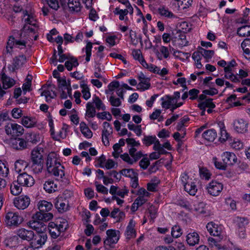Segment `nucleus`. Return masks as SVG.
Listing matches in <instances>:
<instances>
[{"mask_svg": "<svg viewBox=\"0 0 250 250\" xmlns=\"http://www.w3.org/2000/svg\"><path fill=\"white\" fill-rule=\"evenodd\" d=\"M96 115L99 119H101L102 120L106 119L108 121H111L112 119L111 115L107 112L104 111L103 112L98 113Z\"/></svg>", "mask_w": 250, "mask_h": 250, "instance_id": "59", "label": "nucleus"}, {"mask_svg": "<svg viewBox=\"0 0 250 250\" xmlns=\"http://www.w3.org/2000/svg\"><path fill=\"white\" fill-rule=\"evenodd\" d=\"M37 31L36 28H32L28 25H24L21 31V39L25 40L26 42L27 40H32L33 36L36 34Z\"/></svg>", "mask_w": 250, "mask_h": 250, "instance_id": "11", "label": "nucleus"}, {"mask_svg": "<svg viewBox=\"0 0 250 250\" xmlns=\"http://www.w3.org/2000/svg\"><path fill=\"white\" fill-rule=\"evenodd\" d=\"M135 223L132 219L130 220L125 231L126 238L130 239L136 237V231L134 229Z\"/></svg>", "mask_w": 250, "mask_h": 250, "instance_id": "23", "label": "nucleus"}, {"mask_svg": "<svg viewBox=\"0 0 250 250\" xmlns=\"http://www.w3.org/2000/svg\"><path fill=\"white\" fill-rule=\"evenodd\" d=\"M223 186L222 183L217 181H212L207 187V189L209 194L218 196L223 189Z\"/></svg>", "mask_w": 250, "mask_h": 250, "instance_id": "14", "label": "nucleus"}, {"mask_svg": "<svg viewBox=\"0 0 250 250\" xmlns=\"http://www.w3.org/2000/svg\"><path fill=\"white\" fill-rule=\"evenodd\" d=\"M78 65L77 59L73 57H70V59L65 62V66L68 71L71 70L73 67H76Z\"/></svg>", "mask_w": 250, "mask_h": 250, "instance_id": "36", "label": "nucleus"}, {"mask_svg": "<svg viewBox=\"0 0 250 250\" xmlns=\"http://www.w3.org/2000/svg\"><path fill=\"white\" fill-rule=\"evenodd\" d=\"M6 134L12 137H18L21 135L24 132L23 127L16 123H9L4 127Z\"/></svg>", "mask_w": 250, "mask_h": 250, "instance_id": "4", "label": "nucleus"}, {"mask_svg": "<svg viewBox=\"0 0 250 250\" xmlns=\"http://www.w3.org/2000/svg\"><path fill=\"white\" fill-rule=\"evenodd\" d=\"M120 86L118 81H113L108 85V90L105 91L106 94H108L109 92H113L115 89L118 88Z\"/></svg>", "mask_w": 250, "mask_h": 250, "instance_id": "56", "label": "nucleus"}, {"mask_svg": "<svg viewBox=\"0 0 250 250\" xmlns=\"http://www.w3.org/2000/svg\"><path fill=\"white\" fill-rule=\"evenodd\" d=\"M241 47L244 52L250 59V39H245L241 43Z\"/></svg>", "mask_w": 250, "mask_h": 250, "instance_id": "37", "label": "nucleus"}, {"mask_svg": "<svg viewBox=\"0 0 250 250\" xmlns=\"http://www.w3.org/2000/svg\"><path fill=\"white\" fill-rule=\"evenodd\" d=\"M119 233L118 230L114 229H108L106 231L107 237L104 241V245L111 246L112 244H116L119 239Z\"/></svg>", "mask_w": 250, "mask_h": 250, "instance_id": "12", "label": "nucleus"}, {"mask_svg": "<svg viewBox=\"0 0 250 250\" xmlns=\"http://www.w3.org/2000/svg\"><path fill=\"white\" fill-rule=\"evenodd\" d=\"M43 148L37 147L34 148L31 152L32 162H43Z\"/></svg>", "mask_w": 250, "mask_h": 250, "instance_id": "20", "label": "nucleus"}, {"mask_svg": "<svg viewBox=\"0 0 250 250\" xmlns=\"http://www.w3.org/2000/svg\"><path fill=\"white\" fill-rule=\"evenodd\" d=\"M81 87L82 88V92L83 93V98L85 100H87L91 96L89 92V89L86 84L83 82H82L80 84Z\"/></svg>", "mask_w": 250, "mask_h": 250, "instance_id": "42", "label": "nucleus"}, {"mask_svg": "<svg viewBox=\"0 0 250 250\" xmlns=\"http://www.w3.org/2000/svg\"><path fill=\"white\" fill-rule=\"evenodd\" d=\"M132 54L134 59L139 62L143 58L141 51L139 49H133Z\"/></svg>", "mask_w": 250, "mask_h": 250, "instance_id": "64", "label": "nucleus"}, {"mask_svg": "<svg viewBox=\"0 0 250 250\" xmlns=\"http://www.w3.org/2000/svg\"><path fill=\"white\" fill-rule=\"evenodd\" d=\"M17 182L21 186L31 187L34 184L35 180L32 176L26 172H22L18 176Z\"/></svg>", "mask_w": 250, "mask_h": 250, "instance_id": "9", "label": "nucleus"}, {"mask_svg": "<svg viewBox=\"0 0 250 250\" xmlns=\"http://www.w3.org/2000/svg\"><path fill=\"white\" fill-rule=\"evenodd\" d=\"M92 48V43L90 42H87L86 45L85 47L86 53L85 60L87 62L90 61V56L91 55V50Z\"/></svg>", "mask_w": 250, "mask_h": 250, "instance_id": "54", "label": "nucleus"}, {"mask_svg": "<svg viewBox=\"0 0 250 250\" xmlns=\"http://www.w3.org/2000/svg\"><path fill=\"white\" fill-rule=\"evenodd\" d=\"M250 26L245 25L239 27L237 29V34L240 36L245 37L250 36Z\"/></svg>", "mask_w": 250, "mask_h": 250, "instance_id": "45", "label": "nucleus"}, {"mask_svg": "<svg viewBox=\"0 0 250 250\" xmlns=\"http://www.w3.org/2000/svg\"><path fill=\"white\" fill-rule=\"evenodd\" d=\"M222 160L226 165H232L236 163L237 157L233 153L229 152H225L222 155Z\"/></svg>", "mask_w": 250, "mask_h": 250, "instance_id": "21", "label": "nucleus"}, {"mask_svg": "<svg viewBox=\"0 0 250 250\" xmlns=\"http://www.w3.org/2000/svg\"><path fill=\"white\" fill-rule=\"evenodd\" d=\"M67 5L69 11L72 13L80 12L82 8V5L79 0H68Z\"/></svg>", "mask_w": 250, "mask_h": 250, "instance_id": "24", "label": "nucleus"}, {"mask_svg": "<svg viewBox=\"0 0 250 250\" xmlns=\"http://www.w3.org/2000/svg\"><path fill=\"white\" fill-rule=\"evenodd\" d=\"M41 96H44L46 98V101L48 102L50 101L51 99L54 98L56 96L54 92H53V95H51V92L48 90H44L42 93Z\"/></svg>", "mask_w": 250, "mask_h": 250, "instance_id": "60", "label": "nucleus"}, {"mask_svg": "<svg viewBox=\"0 0 250 250\" xmlns=\"http://www.w3.org/2000/svg\"><path fill=\"white\" fill-rule=\"evenodd\" d=\"M120 174L131 179L138 175V173L133 169H123L120 171Z\"/></svg>", "mask_w": 250, "mask_h": 250, "instance_id": "44", "label": "nucleus"}, {"mask_svg": "<svg viewBox=\"0 0 250 250\" xmlns=\"http://www.w3.org/2000/svg\"><path fill=\"white\" fill-rule=\"evenodd\" d=\"M26 42L21 39H16L15 38L11 37L7 42L6 52L10 53L13 46L15 47L20 49L25 48L26 47Z\"/></svg>", "mask_w": 250, "mask_h": 250, "instance_id": "8", "label": "nucleus"}, {"mask_svg": "<svg viewBox=\"0 0 250 250\" xmlns=\"http://www.w3.org/2000/svg\"><path fill=\"white\" fill-rule=\"evenodd\" d=\"M14 206L19 209L26 208L30 203V199L27 195H21L14 200Z\"/></svg>", "mask_w": 250, "mask_h": 250, "instance_id": "10", "label": "nucleus"}, {"mask_svg": "<svg viewBox=\"0 0 250 250\" xmlns=\"http://www.w3.org/2000/svg\"><path fill=\"white\" fill-rule=\"evenodd\" d=\"M47 239V235L45 232L34 233V237L31 240V247L34 249H39L45 244Z\"/></svg>", "mask_w": 250, "mask_h": 250, "instance_id": "6", "label": "nucleus"}, {"mask_svg": "<svg viewBox=\"0 0 250 250\" xmlns=\"http://www.w3.org/2000/svg\"><path fill=\"white\" fill-rule=\"evenodd\" d=\"M46 167L48 172L55 176L58 180H62L65 175L64 167L58 161L54 153H51L48 155Z\"/></svg>", "mask_w": 250, "mask_h": 250, "instance_id": "2", "label": "nucleus"}, {"mask_svg": "<svg viewBox=\"0 0 250 250\" xmlns=\"http://www.w3.org/2000/svg\"><path fill=\"white\" fill-rule=\"evenodd\" d=\"M34 231L24 228L19 229L17 231V235L23 240L31 241L34 237Z\"/></svg>", "mask_w": 250, "mask_h": 250, "instance_id": "19", "label": "nucleus"}, {"mask_svg": "<svg viewBox=\"0 0 250 250\" xmlns=\"http://www.w3.org/2000/svg\"><path fill=\"white\" fill-rule=\"evenodd\" d=\"M30 167L32 171L35 174H39L42 171L43 162H32Z\"/></svg>", "mask_w": 250, "mask_h": 250, "instance_id": "40", "label": "nucleus"}, {"mask_svg": "<svg viewBox=\"0 0 250 250\" xmlns=\"http://www.w3.org/2000/svg\"><path fill=\"white\" fill-rule=\"evenodd\" d=\"M156 138L155 136H145L142 141L145 146H148L155 142Z\"/></svg>", "mask_w": 250, "mask_h": 250, "instance_id": "49", "label": "nucleus"}, {"mask_svg": "<svg viewBox=\"0 0 250 250\" xmlns=\"http://www.w3.org/2000/svg\"><path fill=\"white\" fill-rule=\"evenodd\" d=\"M207 229L210 235L214 236L220 237L223 236L221 227L215 224L212 222L208 223L206 226Z\"/></svg>", "mask_w": 250, "mask_h": 250, "instance_id": "17", "label": "nucleus"}, {"mask_svg": "<svg viewBox=\"0 0 250 250\" xmlns=\"http://www.w3.org/2000/svg\"><path fill=\"white\" fill-rule=\"evenodd\" d=\"M96 109L92 103L88 102L86 106L85 118H93L96 115Z\"/></svg>", "mask_w": 250, "mask_h": 250, "instance_id": "29", "label": "nucleus"}, {"mask_svg": "<svg viewBox=\"0 0 250 250\" xmlns=\"http://www.w3.org/2000/svg\"><path fill=\"white\" fill-rule=\"evenodd\" d=\"M67 201L62 197H59L56 199L55 207L59 212H64L67 210L68 204Z\"/></svg>", "mask_w": 250, "mask_h": 250, "instance_id": "25", "label": "nucleus"}, {"mask_svg": "<svg viewBox=\"0 0 250 250\" xmlns=\"http://www.w3.org/2000/svg\"><path fill=\"white\" fill-rule=\"evenodd\" d=\"M109 102L113 106H119L121 105L122 102L118 98H115L114 96H111L109 99Z\"/></svg>", "mask_w": 250, "mask_h": 250, "instance_id": "61", "label": "nucleus"}, {"mask_svg": "<svg viewBox=\"0 0 250 250\" xmlns=\"http://www.w3.org/2000/svg\"><path fill=\"white\" fill-rule=\"evenodd\" d=\"M191 24H188L187 22L184 21L180 24L179 27L180 29L177 31H181L182 33H187L191 30Z\"/></svg>", "mask_w": 250, "mask_h": 250, "instance_id": "51", "label": "nucleus"}, {"mask_svg": "<svg viewBox=\"0 0 250 250\" xmlns=\"http://www.w3.org/2000/svg\"><path fill=\"white\" fill-rule=\"evenodd\" d=\"M92 103L95 104L96 107L98 110L102 109L105 110L106 109L105 106L104 105L102 100L97 96H95L93 98Z\"/></svg>", "mask_w": 250, "mask_h": 250, "instance_id": "47", "label": "nucleus"}, {"mask_svg": "<svg viewBox=\"0 0 250 250\" xmlns=\"http://www.w3.org/2000/svg\"><path fill=\"white\" fill-rule=\"evenodd\" d=\"M173 55L175 57L178 58L183 61L185 60V59L182 58V55L186 57V59H188L190 56V54L188 53L183 52L180 51H174Z\"/></svg>", "mask_w": 250, "mask_h": 250, "instance_id": "63", "label": "nucleus"}, {"mask_svg": "<svg viewBox=\"0 0 250 250\" xmlns=\"http://www.w3.org/2000/svg\"><path fill=\"white\" fill-rule=\"evenodd\" d=\"M22 186L17 181H14L10 186V190L12 194L14 195H18L20 194L22 191Z\"/></svg>", "mask_w": 250, "mask_h": 250, "instance_id": "33", "label": "nucleus"}, {"mask_svg": "<svg viewBox=\"0 0 250 250\" xmlns=\"http://www.w3.org/2000/svg\"><path fill=\"white\" fill-rule=\"evenodd\" d=\"M68 223L65 220L61 222L59 225L54 222H50L48 226V229L51 237L56 239L59 237L62 232L64 231L67 228Z\"/></svg>", "mask_w": 250, "mask_h": 250, "instance_id": "3", "label": "nucleus"}, {"mask_svg": "<svg viewBox=\"0 0 250 250\" xmlns=\"http://www.w3.org/2000/svg\"><path fill=\"white\" fill-rule=\"evenodd\" d=\"M171 233L172 237L178 238L182 234V229L179 226L175 225L172 228Z\"/></svg>", "mask_w": 250, "mask_h": 250, "instance_id": "48", "label": "nucleus"}, {"mask_svg": "<svg viewBox=\"0 0 250 250\" xmlns=\"http://www.w3.org/2000/svg\"><path fill=\"white\" fill-rule=\"evenodd\" d=\"M26 62V58L25 55H19L13 59L12 64L8 65V69L9 71L14 72L21 68Z\"/></svg>", "mask_w": 250, "mask_h": 250, "instance_id": "7", "label": "nucleus"}, {"mask_svg": "<svg viewBox=\"0 0 250 250\" xmlns=\"http://www.w3.org/2000/svg\"><path fill=\"white\" fill-rule=\"evenodd\" d=\"M11 145L16 150H22L27 148V143L24 139L16 138L11 140Z\"/></svg>", "mask_w": 250, "mask_h": 250, "instance_id": "16", "label": "nucleus"}, {"mask_svg": "<svg viewBox=\"0 0 250 250\" xmlns=\"http://www.w3.org/2000/svg\"><path fill=\"white\" fill-rule=\"evenodd\" d=\"M235 221L239 229L243 228L244 226L248 224V220L243 217H237Z\"/></svg>", "mask_w": 250, "mask_h": 250, "instance_id": "58", "label": "nucleus"}, {"mask_svg": "<svg viewBox=\"0 0 250 250\" xmlns=\"http://www.w3.org/2000/svg\"><path fill=\"white\" fill-rule=\"evenodd\" d=\"M178 37H175V41L177 42V44L179 46L183 47L188 45V41L186 39V36L185 33H182L180 31H177L176 33Z\"/></svg>", "mask_w": 250, "mask_h": 250, "instance_id": "28", "label": "nucleus"}, {"mask_svg": "<svg viewBox=\"0 0 250 250\" xmlns=\"http://www.w3.org/2000/svg\"><path fill=\"white\" fill-rule=\"evenodd\" d=\"M52 207L53 205L51 202L45 200L39 201L38 204L39 211L33 214L32 220L29 222L31 227L36 229L37 228L36 225V223L40 221L47 222L51 220L53 215L52 213L48 212V211L52 209Z\"/></svg>", "mask_w": 250, "mask_h": 250, "instance_id": "1", "label": "nucleus"}, {"mask_svg": "<svg viewBox=\"0 0 250 250\" xmlns=\"http://www.w3.org/2000/svg\"><path fill=\"white\" fill-rule=\"evenodd\" d=\"M44 189L48 193H52L57 190V185L53 181L48 180L44 184Z\"/></svg>", "mask_w": 250, "mask_h": 250, "instance_id": "31", "label": "nucleus"}, {"mask_svg": "<svg viewBox=\"0 0 250 250\" xmlns=\"http://www.w3.org/2000/svg\"><path fill=\"white\" fill-rule=\"evenodd\" d=\"M233 71H224V77L227 79L230 80L231 82L233 83H238L240 82V80H239V78L238 76V74L234 75L233 72Z\"/></svg>", "mask_w": 250, "mask_h": 250, "instance_id": "41", "label": "nucleus"}, {"mask_svg": "<svg viewBox=\"0 0 250 250\" xmlns=\"http://www.w3.org/2000/svg\"><path fill=\"white\" fill-rule=\"evenodd\" d=\"M163 101L162 103V106L166 109H168L170 105L174 103V98L169 95H166L165 97L161 99Z\"/></svg>", "mask_w": 250, "mask_h": 250, "instance_id": "34", "label": "nucleus"}, {"mask_svg": "<svg viewBox=\"0 0 250 250\" xmlns=\"http://www.w3.org/2000/svg\"><path fill=\"white\" fill-rule=\"evenodd\" d=\"M149 81L150 79L148 78L140 81L137 86L138 89L145 91V90L149 89L150 86V83H149Z\"/></svg>", "mask_w": 250, "mask_h": 250, "instance_id": "39", "label": "nucleus"}, {"mask_svg": "<svg viewBox=\"0 0 250 250\" xmlns=\"http://www.w3.org/2000/svg\"><path fill=\"white\" fill-rule=\"evenodd\" d=\"M94 184L96 188V190L98 192L102 193L104 194H108V190L106 187L102 184H99L97 181L95 182Z\"/></svg>", "mask_w": 250, "mask_h": 250, "instance_id": "55", "label": "nucleus"}, {"mask_svg": "<svg viewBox=\"0 0 250 250\" xmlns=\"http://www.w3.org/2000/svg\"><path fill=\"white\" fill-rule=\"evenodd\" d=\"M248 123L242 119L235 120L233 124L234 130L239 133H245L248 131Z\"/></svg>", "mask_w": 250, "mask_h": 250, "instance_id": "13", "label": "nucleus"}, {"mask_svg": "<svg viewBox=\"0 0 250 250\" xmlns=\"http://www.w3.org/2000/svg\"><path fill=\"white\" fill-rule=\"evenodd\" d=\"M198 107L200 109L206 108V107H209L210 108H213L215 107V104L212 102V99H208L202 103L199 104Z\"/></svg>", "mask_w": 250, "mask_h": 250, "instance_id": "43", "label": "nucleus"}, {"mask_svg": "<svg viewBox=\"0 0 250 250\" xmlns=\"http://www.w3.org/2000/svg\"><path fill=\"white\" fill-rule=\"evenodd\" d=\"M9 173V169L5 164L0 161V176L5 177Z\"/></svg>", "mask_w": 250, "mask_h": 250, "instance_id": "53", "label": "nucleus"}, {"mask_svg": "<svg viewBox=\"0 0 250 250\" xmlns=\"http://www.w3.org/2000/svg\"><path fill=\"white\" fill-rule=\"evenodd\" d=\"M21 123L25 127L30 128L34 126L37 123V121L35 118L24 117L22 118Z\"/></svg>", "mask_w": 250, "mask_h": 250, "instance_id": "30", "label": "nucleus"}, {"mask_svg": "<svg viewBox=\"0 0 250 250\" xmlns=\"http://www.w3.org/2000/svg\"><path fill=\"white\" fill-rule=\"evenodd\" d=\"M112 133V128L111 125L106 122L103 123L102 131V141L105 146L109 145V136Z\"/></svg>", "mask_w": 250, "mask_h": 250, "instance_id": "15", "label": "nucleus"}, {"mask_svg": "<svg viewBox=\"0 0 250 250\" xmlns=\"http://www.w3.org/2000/svg\"><path fill=\"white\" fill-rule=\"evenodd\" d=\"M212 161L215 167L217 168L223 170H224L226 168V164L224 162H218L216 157H213Z\"/></svg>", "mask_w": 250, "mask_h": 250, "instance_id": "57", "label": "nucleus"}, {"mask_svg": "<svg viewBox=\"0 0 250 250\" xmlns=\"http://www.w3.org/2000/svg\"><path fill=\"white\" fill-rule=\"evenodd\" d=\"M221 142H225L229 139V134L226 130L223 128H220V137L219 138Z\"/></svg>", "mask_w": 250, "mask_h": 250, "instance_id": "62", "label": "nucleus"}, {"mask_svg": "<svg viewBox=\"0 0 250 250\" xmlns=\"http://www.w3.org/2000/svg\"><path fill=\"white\" fill-rule=\"evenodd\" d=\"M22 221V217L18 213L10 211L5 215V222L8 226L18 227Z\"/></svg>", "mask_w": 250, "mask_h": 250, "instance_id": "5", "label": "nucleus"}, {"mask_svg": "<svg viewBox=\"0 0 250 250\" xmlns=\"http://www.w3.org/2000/svg\"><path fill=\"white\" fill-rule=\"evenodd\" d=\"M199 241V235L195 231L188 233L186 236V241L190 246H194L198 244Z\"/></svg>", "mask_w": 250, "mask_h": 250, "instance_id": "22", "label": "nucleus"}, {"mask_svg": "<svg viewBox=\"0 0 250 250\" xmlns=\"http://www.w3.org/2000/svg\"><path fill=\"white\" fill-rule=\"evenodd\" d=\"M0 78L2 83L3 88L4 89L11 87L15 84V81L13 79L8 77L5 74L3 69H2L1 72Z\"/></svg>", "mask_w": 250, "mask_h": 250, "instance_id": "18", "label": "nucleus"}, {"mask_svg": "<svg viewBox=\"0 0 250 250\" xmlns=\"http://www.w3.org/2000/svg\"><path fill=\"white\" fill-rule=\"evenodd\" d=\"M159 13L162 16L167 18H174L176 16L170 11L168 8L165 7H160L158 9Z\"/></svg>", "mask_w": 250, "mask_h": 250, "instance_id": "35", "label": "nucleus"}, {"mask_svg": "<svg viewBox=\"0 0 250 250\" xmlns=\"http://www.w3.org/2000/svg\"><path fill=\"white\" fill-rule=\"evenodd\" d=\"M184 189L190 195H195L197 191V188L195 182H191L184 186Z\"/></svg>", "mask_w": 250, "mask_h": 250, "instance_id": "32", "label": "nucleus"}, {"mask_svg": "<svg viewBox=\"0 0 250 250\" xmlns=\"http://www.w3.org/2000/svg\"><path fill=\"white\" fill-rule=\"evenodd\" d=\"M205 204L203 202L197 203L194 205L193 210L198 214H205Z\"/></svg>", "mask_w": 250, "mask_h": 250, "instance_id": "52", "label": "nucleus"}, {"mask_svg": "<svg viewBox=\"0 0 250 250\" xmlns=\"http://www.w3.org/2000/svg\"><path fill=\"white\" fill-rule=\"evenodd\" d=\"M28 163L23 160H17L15 163V170L16 172L21 173L28 167Z\"/></svg>", "mask_w": 250, "mask_h": 250, "instance_id": "26", "label": "nucleus"}, {"mask_svg": "<svg viewBox=\"0 0 250 250\" xmlns=\"http://www.w3.org/2000/svg\"><path fill=\"white\" fill-rule=\"evenodd\" d=\"M223 236H220V237H217L216 238H214L211 237L208 238V240L209 245L212 247H215V249L219 246L220 244L219 242L223 239Z\"/></svg>", "mask_w": 250, "mask_h": 250, "instance_id": "46", "label": "nucleus"}, {"mask_svg": "<svg viewBox=\"0 0 250 250\" xmlns=\"http://www.w3.org/2000/svg\"><path fill=\"white\" fill-rule=\"evenodd\" d=\"M217 136V132L214 129H208L202 134V137L209 142L214 141Z\"/></svg>", "mask_w": 250, "mask_h": 250, "instance_id": "27", "label": "nucleus"}, {"mask_svg": "<svg viewBox=\"0 0 250 250\" xmlns=\"http://www.w3.org/2000/svg\"><path fill=\"white\" fill-rule=\"evenodd\" d=\"M27 143L31 142L33 144H36L40 141V137L39 134L34 133H28L26 136Z\"/></svg>", "mask_w": 250, "mask_h": 250, "instance_id": "38", "label": "nucleus"}, {"mask_svg": "<svg viewBox=\"0 0 250 250\" xmlns=\"http://www.w3.org/2000/svg\"><path fill=\"white\" fill-rule=\"evenodd\" d=\"M201 54L206 59H211L214 55V52L213 50H207L201 47H199Z\"/></svg>", "mask_w": 250, "mask_h": 250, "instance_id": "50", "label": "nucleus"}]
</instances>
